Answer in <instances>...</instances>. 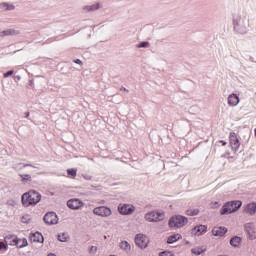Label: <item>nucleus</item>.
<instances>
[{"mask_svg":"<svg viewBox=\"0 0 256 256\" xmlns=\"http://www.w3.org/2000/svg\"><path fill=\"white\" fill-rule=\"evenodd\" d=\"M243 205V202L241 200H233L230 202H227L225 205H223L220 213L221 215H231V213H235L241 209Z\"/></svg>","mask_w":256,"mask_h":256,"instance_id":"obj_2","label":"nucleus"},{"mask_svg":"<svg viewBox=\"0 0 256 256\" xmlns=\"http://www.w3.org/2000/svg\"><path fill=\"white\" fill-rule=\"evenodd\" d=\"M21 200L24 207H33L41 201V194L35 190H29L22 195Z\"/></svg>","mask_w":256,"mask_h":256,"instance_id":"obj_1","label":"nucleus"},{"mask_svg":"<svg viewBox=\"0 0 256 256\" xmlns=\"http://www.w3.org/2000/svg\"><path fill=\"white\" fill-rule=\"evenodd\" d=\"M188 220L185 216H174L170 218L168 225L169 227H175L176 229H179L181 227H184V225H187Z\"/></svg>","mask_w":256,"mask_h":256,"instance_id":"obj_3","label":"nucleus"},{"mask_svg":"<svg viewBox=\"0 0 256 256\" xmlns=\"http://www.w3.org/2000/svg\"><path fill=\"white\" fill-rule=\"evenodd\" d=\"M29 245V242L27 241V238H18L16 247L18 249H23V247H27Z\"/></svg>","mask_w":256,"mask_h":256,"instance_id":"obj_19","label":"nucleus"},{"mask_svg":"<svg viewBox=\"0 0 256 256\" xmlns=\"http://www.w3.org/2000/svg\"><path fill=\"white\" fill-rule=\"evenodd\" d=\"M25 117H26V118L29 117V112H26V113H25Z\"/></svg>","mask_w":256,"mask_h":256,"instance_id":"obj_40","label":"nucleus"},{"mask_svg":"<svg viewBox=\"0 0 256 256\" xmlns=\"http://www.w3.org/2000/svg\"><path fill=\"white\" fill-rule=\"evenodd\" d=\"M159 256H175V254H173L172 252L165 251V252L160 253Z\"/></svg>","mask_w":256,"mask_h":256,"instance_id":"obj_32","label":"nucleus"},{"mask_svg":"<svg viewBox=\"0 0 256 256\" xmlns=\"http://www.w3.org/2000/svg\"><path fill=\"white\" fill-rule=\"evenodd\" d=\"M3 7H6L8 11H13V9H15V6L13 4L4 3Z\"/></svg>","mask_w":256,"mask_h":256,"instance_id":"obj_30","label":"nucleus"},{"mask_svg":"<svg viewBox=\"0 0 256 256\" xmlns=\"http://www.w3.org/2000/svg\"><path fill=\"white\" fill-rule=\"evenodd\" d=\"M229 143L232 151H239V147H241V142H239V137H237V133L235 132L230 133Z\"/></svg>","mask_w":256,"mask_h":256,"instance_id":"obj_4","label":"nucleus"},{"mask_svg":"<svg viewBox=\"0 0 256 256\" xmlns=\"http://www.w3.org/2000/svg\"><path fill=\"white\" fill-rule=\"evenodd\" d=\"M19 177L21 178L23 183H25V181H32L31 175L29 174H20Z\"/></svg>","mask_w":256,"mask_h":256,"instance_id":"obj_26","label":"nucleus"},{"mask_svg":"<svg viewBox=\"0 0 256 256\" xmlns=\"http://www.w3.org/2000/svg\"><path fill=\"white\" fill-rule=\"evenodd\" d=\"M67 239H69V236L65 233L58 235V241H61L62 243L67 242Z\"/></svg>","mask_w":256,"mask_h":256,"instance_id":"obj_27","label":"nucleus"},{"mask_svg":"<svg viewBox=\"0 0 256 256\" xmlns=\"http://www.w3.org/2000/svg\"><path fill=\"white\" fill-rule=\"evenodd\" d=\"M118 211L121 215H131L132 213H135V206L131 204H120L118 206Z\"/></svg>","mask_w":256,"mask_h":256,"instance_id":"obj_7","label":"nucleus"},{"mask_svg":"<svg viewBox=\"0 0 256 256\" xmlns=\"http://www.w3.org/2000/svg\"><path fill=\"white\" fill-rule=\"evenodd\" d=\"M120 247L121 249H123L124 251H131V244H129L127 241H122L120 243Z\"/></svg>","mask_w":256,"mask_h":256,"instance_id":"obj_24","label":"nucleus"},{"mask_svg":"<svg viewBox=\"0 0 256 256\" xmlns=\"http://www.w3.org/2000/svg\"><path fill=\"white\" fill-rule=\"evenodd\" d=\"M99 3L97 4H93V5H90V6H85L83 9L84 11H97V9H99Z\"/></svg>","mask_w":256,"mask_h":256,"instance_id":"obj_23","label":"nucleus"},{"mask_svg":"<svg viewBox=\"0 0 256 256\" xmlns=\"http://www.w3.org/2000/svg\"><path fill=\"white\" fill-rule=\"evenodd\" d=\"M13 73H14L13 70H10V71L4 73V77H5V78L11 77V75H13Z\"/></svg>","mask_w":256,"mask_h":256,"instance_id":"obj_33","label":"nucleus"},{"mask_svg":"<svg viewBox=\"0 0 256 256\" xmlns=\"http://www.w3.org/2000/svg\"><path fill=\"white\" fill-rule=\"evenodd\" d=\"M121 91H125L126 93H129V90H127V88H121Z\"/></svg>","mask_w":256,"mask_h":256,"instance_id":"obj_39","label":"nucleus"},{"mask_svg":"<svg viewBox=\"0 0 256 256\" xmlns=\"http://www.w3.org/2000/svg\"><path fill=\"white\" fill-rule=\"evenodd\" d=\"M21 221H22V223H29L31 221V216L24 215V216H22Z\"/></svg>","mask_w":256,"mask_h":256,"instance_id":"obj_28","label":"nucleus"},{"mask_svg":"<svg viewBox=\"0 0 256 256\" xmlns=\"http://www.w3.org/2000/svg\"><path fill=\"white\" fill-rule=\"evenodd\" d=\"M57 221V214H55L54 212H49L44 216V222L47 225H56Z\"/></svg>","mask_w":256,"mask_h":256,"instance_id":"obj_9","label":"nucleus"},{"mask_svg":"<svg viewBox=\"0 0 256 256\" xmlns=\"http://www.w3.org/2000/svg\"><path fill=\"white\" fill-rule=\"evenodd\" d=\"M244 213L248 215H255L256 213V202L249 203L244 206Z\"/></svg>","mask_w":256,"mask_h":256,"instance_id":"obj_13","label":"nucleus"},{"mask_svg":"<svg viewBox=\"0 0 256 256\" xmlns=\"http://www.w3.org/2000/svg\"><path fill=\"white\" fill-rule=\"evenodd\" d=\"M4 241H5L6 245H11V246L17 247L18 238L15 235L8 234L7 236L4 237Z\"/></svg>","mask_w":256,"mask_h":256,"instance_id":"obj_11","label":"nucleus"},{"mask_svg":"<svg viewBox=\"0 0 256 256\" xmlns=\"http://www.w3.org/2000/svg\"><path fill=\"white\" fill-rule=\"evenodd\" d=\"M83 201L74 198V199H70L67 202V206L69 207V209H81V207H83Z\"/></svg>","mask_w":256,"mask_h":256,"instance_id":"obj_10","label":"nucleus"},{"mask_svg":"<svg viewBox=\"0 0 256 256\" xmlns=\"http://www.w3.org/2000/svg\"><path fill=\"white\" fill-rule=\"evenodd\" d=\"M90 253H97V247L92 246V247L90 248Z\"/></svg>","mask_w":256,"mask_h":256,"instance_id":"obj_35","label":"nucleus"},{"mask_svg":"<svg viewBox=\"0 0 256 256\" xmlns=\"http://www.w3.org/2000/svg\"><path fill=\"white\" fill-rule=\"evenodd\" d=\"M74 63H76L77 65H83V61H81L80 59L74 60Z\"/></svg>","mask_w":256,"mask_h":256,"instance_id":"obj_36","label":"nucleus"},{"mask_svg":"<svg viewBox=\"0 0 256 256\" xmlns=\"http://www.w3.org/2000/svg\"><path fill=\"white\" fill-rule=\"evenodd\" d=\"M67 175H69V177L71 179H75L77 177V169H74V168L68 169L67 170Z\"/></svg>","mask_w":256,"mask_h":256,"instance_id":"obj_25","label":"nucleus"},{"mask_svg":"<svg viewBox=\"0 0 256 256\" xmlns=\"http://www.w3.org/2000/svg\"><path fill=\"white\" fill-rule=\"evenodd\" d=\"M225 233H227V228L225 227H215L212 230V235H214V237H223Z\"/></svg>","mask_w":256,"mask_h":256,"instance_id":"obj_16","label":"nucleus"},{"mask_svg":"<svg viewBox=\"0 0 256 256\" xmlns=\"http://www.w3.org/2000/svg\"><path fill=\"white\" fill-rule=\"evenodd\" d=\"M165 217L164 213H159V212H150L146 214L145 219L146 221H150V223H157V221H163Z\"/></svg>","mask_w":256,"mask_h":256,"instance_id":"obj_5","label":"nucleus"},{"mask_svg":"<svg viewBox=\"0 0 256 256\" xmlns=\"http://www.w3.org/2000/svg\"><path fill=\"white\" fill-rule=\"evenodd\" d=\"M239 96H237V94H230L228 96V105L230 107H237V105H239Z\"/></svg>","mask_w":256,"mask_h":256,"instance_id":"obj_12","label":"nucleus"},{"mask_svg":"<svg viewBox=\"0 0 256 256\" xmlns=\"http://www.w3.org/2000/svg\"><path fill=\"white\" fill-rule=\"evenodd\" d=\"M219 143H221L223 147H225V145H227V142H225L223 140H220Z\"/></svg>","mask_w":256,"mask_h":256,"instance_id":"obj_37","label":"nucleus"},{"mask_svg":"<svg viewBox=\"0 0 256 256\" xmlns=\"http://www.w3.org/2000/svg\"><path fill=\"white\" fill-rule=\"evenodd\" d=\"M23 167H33L31 164H23Z\"/></svg>","mask_w":256,"mask_h":256,"instance_id":"obj_38","label":"nucleus"},{"mask_svg":"<svg viewBox=\"0 0 256 256\" xmlns=\"http://www.w3.org/2000/svg\"><path fill=\"white\" fill-rule=\"evenodd\" d=\"M9 35H19V31L15 29H8L1 32V37H7Z\"/></svg>","mask_w":256,"mask_h":256,"instance_id":"obj_20","label":"nucleus"},{"mask_svg":"<svg viewBox=\"0 0 256 256\" xmlns=\"http://www.w3.org/2000/svg\"><path fill=\"white\" fill-rule=\"evenodd\" d=\"M94 215H98L99 217H110L111 208L106 206L96 207L93 210Z\"/></svg>","mask_w":256,"mask_h":256,"instance_id":"obj_6","label":"nucleus"},{"mask_svg":"<svg viewBox=\"0 0 256 256\" xmlns=\"http://www.w3.org/2000/svg\"><path fill=\"white\" fill-rule=\"evenodd\" d=\"M135 243L140 249H146L147 245H149V238L143 234H138L135 238Z\"/></svg>","mask_w":256,"mask_h":256,"instance_id":"obj_8","label":"nucleus"},{"mask_svg":"<svg viewBox=\"0 0 256 256\" xmlns=\"http://www.w3.org/2000/svg\"><path fill=\"white\" fill-rule=\"evenodd\" d=\"M245 229H246V232L248 233L250 239H252V240L255 239V231H254L255 227L253 226V224L247 223L245 225Z\"/></svg>","mask_w":256,"mask_h":256,"instance_id":"obj_17","label":"nucleus"},{"mask_svg":"<svg viewBox=\"0 0 256 256\" xmlns=\"http://www.w3.org/2000/svg\"><path fill=\"white\" fill-rule=\"evenodd\" d=\"M8 247L7 244H5V242H1L0 241V251H7Z\"/></svg>","mask_w":256,"mask_h":256,"instance_id":"obj_31","label":"nucleus"},{"mask_svg":"<svg viewBox=\"0 0 256 256\" xmlns=\"http://www.w3.org/2000/svg\"><path fill=\"white\" fill-rule=\"evenodd\" d=\"M30 241H32L33 243H43V234H41L40 232L30 234Z\"/></svg>","mask_w":256,"mask_h":256,"instance_id":"obj_14","label":"nucleus"},{"mask_svg":"<svg viewBox=\"0 0 256 256\" xmlns=\"http://www.w3.org/2000/svg\"><path fill=\"white\" fill-rule=\"evenodd\" d=\"M192 253L194 255H201V253H203V249H201V248H194V249H192Z\"/></svg>","mask_w":256,"mask_h":256,"instance_id":"obj_29","label":"nucleus"},{"mask_svg":"<svg viewBox=\"0 0 256 256\" xmlns=\"http://www.w3.org/2000/svg\"><path fill=\"white\" fill-rule=\"evenodd\" d=\"M199 213H201V210H199L198 208H189L188 210H186V215H188L189 217H195L196 215H199Z\"/></svg>","mask_w":256,"mask_h":256,"instance_id":"obj_21","label":"nucleus"},{"mask_svg":"<svg viewBox=\"0 0 256 256\" xmlns=\"http://www.w3.org/2000/svg\"><path fill=\"white\" fill-rule=\"evenodd\" d=\"M192 233L193 235H203V233H207V226L205 225H198V226H195L193 229H192Z\"/></svg>","mask_w":256,"mask_h":256,"instance_id":"obj_15","label":"nucleus"},{"mask_svg":"<svg viewBox=\"0 0 256 256\" xmlns=\"http://www.w3.org/2000/svg\"><path fill=\"white\" fill-rule=\"evenodd\" d=\"M180 239H182L181 234H172L168 239H167V243L169 245L173 244V243H177V241H179Z\"/></svg>","mask_w":256,"mask_h":256,"instance_id":"obj_18","label":"nucleus"},{"mask_svg":"<svg viewBox=\"0 0 256 256\" xmlns=\"http://www.w3.org/2000/svg\"><path fill=\"white\" fill-rule=\"evenodd\" d=\"M230 245H232V247H239V245H241V237L239 236H235L230 240Z\"/></svg>","mask_w":256,"mask_h":256,"instance_id":"obj_22","label":"nucleus"},{"mask_svg":"<svg viewBox=\"0 0 256 256\" xmlns=\"http://www.w3.org/2000/svg\"><path fill=\"white\" fill-rule=\"evenodd\" d=\"M138 47H149V42H141Z\"/></svg>","mask_w":256,"mask_h":256,"instance_id":"obj_34","label":"nucleus"}]
</instances>
